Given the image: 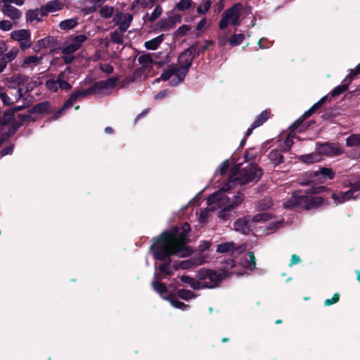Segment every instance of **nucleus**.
I'll return each instance as SVG.
<instances>
[{
  "mask_svg": "<svg viewBox=\"0 0 360 360\" xmlns=\"http://www.w3.org/2000/svg\"><path fill=\"white\" fill-rule=\"evenodd\" d=\"M292 136H286L283 141H281L279 146L282 150L287 151V150H290V148H291V146L293 144V140H292Z\"/></svg>",
  "mask_w": 360,
  "mask_h": 360,
  "instance_id": "nucleus-53",
  "label": "nucleus"
},
{
  "mask_svg": "<svg viewBox=\"0 0 360 360\" xmlns=\"http://www.w3.org/2000/svg\"><path fill=\"white\" fill-rule=\"evenodd\" d=\"M117 77H110L106 80L95 82V86L98 94L102 93L103 90L112 89L115 86L118 82Z\"/></svg>",
  "mask_w": 360,
  "mask_h": 360,
  "instance_id": "nucleus-21",
  "label": "nucleus"
},
{
  "mask_svg": "<svg viewBox=\"0 0 360 360\" xmlns=\"http://www.w3.org/2000/svg\"><path fill=\"white\" fill-rule=\"evenodd\" d=\"M91 94H98L94 83L86 89H79L72 92L68 101L72 105L79 98L86 97Z\"/></svg>",
  "mask_w": 360,
  "mask_h": 360,
  "instance_id": "nucleus-18",
  "label": "nucleus"
},
{
  "mask_svg": "<svg viewBox=\"0 0 360 360\" xmlns=\"http://www.w3.org/2000/svg\"><path fill=\"white\" fill-rule=\"evenodd\" d=\"M349 84H347V82H342L341 85H339L336 86L330 93L332 96H338L345 91H346L348 89Z\"/></svg>",
  "mask_w": 360,
  "mask_h": 360,
  "instance_id": "nucleus-49",
  "label": "nucleus"
},
{
  "mask_svg": "<svg viewBox=\"0 0 360 360\" xmlns=\"http://www.w3.org/2000/svg\"><path fill=\"white\" fill-rule=\"evenodd\" d=\"M317 152L322 155L328 156H335L342 153L340 147L334 143H324L317 146Z\"/></svg>",
  "mask_w": 360,
  "mask_h": 360,
  "instance_id": "nucleus-16",
  "label": "nucleus"
},
{
  "mask_svg": "<svg viewBox=\"0 0 360 360\" xmlns=\"http://www.w3.org/2000/svg\"><path fill=\"white\" fill-rule=\"evenodd\" d=\"M193 52L192 51L188 49L186 51L181 53L180 56H179L178 63H179V69L182 70H185L186 72L188 73V70L192 64V61L193 59Z\"/></svg>",
  "mask_w": 360,
  "mask_h": 360,
  "instance_id": "nucleus-19",
  "label": "nucleus"
},
{
  "mask_svg": "<svg viewBox=\"0 0 360 360\" xmlns=\"http://www.w3.org/2000/svg\"><path fill=\"white\" fill-rule=\"evenodd\" d=\"M309 179L307 181H300V184L302 185H307L314 181H323L327 179H333L335 176V172L330 168L322 167L318 171L313 172L308 174Z\"/></svg>",
  "mask_w": 360,
  "mask_h": 360,
  "instance_id": "nucleus-12",
  "label": "nucleus"
},
{
  "mask_svg": "<svg viewBox=\"0 0 360 360\" xmlns=\"http://www.w3.org/2000/svg\"><path fill=\"white\" fill-rule=\"evenodd\" d=\"M226 275L227 272L225 270L216 271L201 269L198 271L197 278L202 281V288H214L219 285Z\"/></svg>",
  "mask_w": 360,
  "mask_h": 360,
  "instance_id": "nucleus-6",
  "label": "nucleus"
},
{
  "mask_svg": "<svg viewBox=\"0 0 360 360\" xmlns=\"http://www.w3.org/2000/svg\"><path fill=\"white\" fill-rule=\"evenodd\" d=\"M327 96L322 97L318 102L314 104L309 110L305 111L302 115L298 118L293 124L289 127V131L286 135H296L304 131V130L309 126V123L304 122V120L311 116L316 110L321 106L326 101Z\"/></svg>",
  "mask_w": 360,
  "mask_h": 360,
  "instance_id": "nucleus-4",
  "label": "nucleus"
},
{
  "mask_svg": "<svg viewBox=\"0 0 360 360\" xmlns=\"http://www.w3.org/2000/svg\"><path fill=\"white\" fill-rule=\"evenodd\" d=\"M268 114L269 112L267 110H264L256 118L255 122L252 124L251 127H250L246 133L245 135H250L252 133V131L254 129L261 126L264 122H265L268 120Z\"/></svg>",
  "mask_w": 360,
  "mask_h": 360,
  "instance_id": "nucleus-25",
  "label": "nucleus"
},
{
  "mask_svg": "<svg viewBox=\"0 0 360 360\" xmlns=\"http://www.w3.org/2000/svg\"><path fill=\"white\" fill-rule=\"evenodd\" d=\"M346 143L348 146H360V136H348Z\"/></svg>",
  "mask_w": 360,
  "mask_h": 360,
  "instance_id": "nucleus-57",
  "label": "nucleus"
},
{
  "mask_svg": "<svg viewBox=\"0 0 360 360\" xmlns=\"http://www.w3.org/2000/svg\"><path fill=\"white\" fill-rule=\"evenodd\" d=\"M175 20L172 17L161 19L157 24L158 27L162 31H168L175 26Z\"/></svg>",
  "mask_w": 360,
  "mask_h": 360,
  "instance_id": "nucleus-27",
  "label": "nucleus"
},
{
  "mask_svg": "<svg viewBox=\"0 0 360 360\" xmlns=\"http://www.w3.org/2000/svg\"><path fill=\"white\" fill-rule=\"evenodd\" d=\"M269 158L275 166L281 164L283 160V156L278 150L271 151L269 155Z\"/></svg>",
  "mask_w": 360,
  "mask_h": 360,
  "instance_id": "nucleus-38",
  "label": "nucleus"
},
{
  "mask_svg": "<svg viewBox=\"0 0 360 360\" xmlns=\"http://www.w3.org/2000/svg\"><path fill=\"white\" fill-rule=\"evenodd\" d=\"M61 53L63 55V60L65 64H70L74 60L75 56H73V53H67L64 52L63 48L61 49Z\"/></svg>",
  "mask_w": 360,
  "mask_h": 360,
  "instance_id": "nucleus-61",
  "label": "nucleus"
},
{
  "mask_svg": "<svg viewBox=\"0 0 360 360\" xmlns=\"http://www.w3.org/2000/svg\"><path fill=\"white\" fill-rule=\"evenodd\" d=\"M29 77L21 75H15L8 79V84L10 89H16L15 92V100L18 101L21 98L25 96L26 93L29 91V89H24V85L27 84Z\"/></svg>",
  "mask_w": 360,
  "mask_h": 360,
  "instance_id": "nucleus-7",
  "label": "nucleus"
},
{
  "mask_svg": "<svg viewBox=\"0 0 360 360\" xmlns=\"http://www.w3.org/2000/svg\"><path fill=\"white\" fill-rule=\"evenodd\" d=\"M57 77V84H58V90L60 89L61 90L69 91L72 89L71 84H70L64 77V72H60L58 75Z\"/></svg>",
  "mask_w": 360,
  "mask_h": 360,
  "instance_id": "nucleus-37",
  "label": "nucleus"
},
{
  "mask_svg": "<svg viewBox=\"0 0 360 360\" xmlns=\"http://www.w3.org/2000/svg\"><path fill=\"white\" fill-rule=\"evenodd\" d=\"M170 304L172 306L176 309H180L182 310H187L188 309V306L185 304L184 302L179 301L176 299L172 298L169 300Z\"/></svg>",
  "mask_w": 360,
  "mask_h": 360,
  "instance_id": "nucleus-56",
  "label": "nucleus"
},
{
  "mask_svg": "<svg viewBox=\"0 0 360 360\" xmlns=\"http://www.w3.org/2000/svg\"><path fill=\"white\" fill-rule=\"evenodd\" d=\"M141 68L150 69L153 66V58L150 54H143L138 58Z\"/></svg>",
  "mask_w": 360,
  "mask_h": 360,
  "instance_id": "nucleus-35",
  "label": "nucleus"
},
{
  "mask_svg": "<svg viewBox=\"0 0 360 360\" xmlns=\"http://www.w3.org/2000/svg\"><path fill=\"white\" fill-rule=\"evenodd\" d=\"M15 131L13 124L5 119H0V135H12Z\"/></svg>",
  "mask_w": 360,
  "mask_h": 360,
  "instance_id": "nucleus-28",
  "label": "nucleus"
},
{
  "mask_svg": "<svg viewBox=\"0 0 360 360\" xmlns=\"http://www.w3.org/2000/svg\"><path fill=\"white\" fill-rule=\"evenodd\" d=\"M113 13L114 8L108 5L103 6L99 11L100 15L104 18H110Z\"/></svg>",
  "mask_w": 360,
  "mask_h": 360,
  "instance_id": "nucleus-48",
  "label": "nucleus"
},
{
  "mask_svg": "<svg viewBox=\"0 0 360 360\" xmlns=\"http://www.w3.org/2000/svg\"><path fill=\"white\" fill-rule=\"evenodd\" d=\"M194 2L192 0H180L176 4L175 9L179 11H185L193 7Z\"/></svg>",
  "mask_w": 360,
  "mask_h": 360,
  "instance_id": "nucleus-41",
  "label": "nucleus"
},
{
  "mask_svg": "<svg viewBox=\"0 0 360 360\" xmlns=\"http://www.w3.org/2000/svg\"><path fill=\"white\" fill-rule=\"evenodd\" d=\"M252 221L254 222H267L269 221L266 226L271 232H274L277 230L283 222V219H272L271 214L266 212L256 214L252 218Z\"/></svg>",
  "mask_w": 360,
  "mask_h": 360,
  "instance_id": "nucleus-14",
  "label": "nucleus"
},
{
  "mask_svg": "<svg viewBox=\"0 0 360 360\" xmlns=\"http://www.w3.org/2000/svg\"><path fill=\"white\" fill-rule=\"evenodd\" d=\"M42 56H30L24 59L22 67H30L32 65H37L40 63L42 60Z\"/></svg>",
  "mask_w": 360,
  "mask_h": 360,
  "instance_id": "nucleus-40",
  "label": "nucleus"
},
{
  "mask_svg": "<svg viewBox=\"0 0 360 360\" xmlns=\"http://www.w3.org/2000/svg\"><path fill=\"white\" fill-rule=\"evenodd\" d=\"M55 42L56 39L53 37L48 36L38 40L37 43L33 46L32 49L34 52H39L43 49L53 46Z\"/></svg>",
  "mask_w": 360,
  "mask_h": 360,
  "instance_id": "nucleus-22",
  "label": "nucleus"
},
{
  "mask_svg": "<svg viewBox=\"0 0 360 360\" xmlns=\"http://www.w3.org/2000/svg\"><path fill=\"white\" fill-rule=\"evenodd\" d=\"M338 300H339V294L338 293H335V294H334V295L332 297V299H327V300H326L325 302H324V304L326 306H329V305H331L333 304L336 303Z\"/></svg>",
  "mask_w": 360,
  "mask_h": 360,
  "instance_id": "nucleus-64",
  "label": "nucleus"
},
{
  "mask_svg": "<svg viewBox=\"0 0 360 360\" xmlns=\"http://www.w3.org/2000/svg\"><path fill=\"white\" fill-rule=\"evenodd\" d=\"M78 18H72L62 20L58 24V27L62 30H70L78 25Z\"/></svg>",
  "mask_w": 360,
  "mask_h": 360,
  "instance_id": "nucleus-29",
  "label": "nucleus"
},
{
  "mask_svg": "<svg viewBox=\"0 0 360 360\" xmlns=\"http://www.w3.org/2000/svg\"><path fill=\"white\" fill-rule=\"evenodd\" d=\"M181 281L189 285V286L194 290H199L202 288V281H197L192 277H190L186 275H183L181 276Z\"/></svg>",
  "mask_w": 360,
  "mask_h": 360,
  "instance_id": "nucleus-30",
  "label": "nucleus"
},
{
  "mask_svg": "<svg viewBox=\"0 0 360 360\" xmlns=\"http://www.w3.org/2000/svg\"><path fill=\"white\" fill-rule=\"evenodd\" d=\"M360 180L352 185L351 188L345 192L332 193V198L336 205L342 204L352 199H356L359 197Z\"/></svg>",
  "mask_w": 360,
  "mask_h": 360,
  "instance_id": "nucleus-8",
  "label": "nucleus"
},
{
  "mask_svg": "<svg viewBox=\"0 0 360 360\" xmlns=\"http://www.w3.org/2000/svg\"><path fill=\"white\" fill-rule=\"evenodd\" d=\"M51 110L50 103L48 101L41 102L36 104L33 107V110L34 112H37L39 114L47 113L49 112Z\"/></svg>",
  "mask_w": 360,
  "mask_h": 360,
  "instance_id": "nucleus-39",
  "label": "nucleus"
},
{
  "mask_svg": "<svg viewBox=\"0 0 360 360\" xmlns=\"http://www.w3.org/2000/svg\"><path fill=\"white\" fill-rule=\"evenodd\" d=\"M329 203L321 196L301 195L295 192L290 198L283 202V207L293 210H311L326 206Z\"/></svg>",
  "mask_w": 360,
  "mask_h": 360,
  "instance_id": "nucleus-3",
  "label": "nucleus"
},
{
  "mask_svg": "<svg viewBox=\"0 0 360 360\" xmlns=\"http://www.w3.org/2000/svg\"><path fill=\"white\" fill-rule=\"evenodd\" d=\"M188 30H189V27L186 25H184L180 26L176 30V32L177 35L184 36L188 32Z\"/></svg>",
  "mask_w": 360,
  "mask_h": 360,
  "instance_id": "nucleus-63",
  "label": "nucleus"
},
{
  "mask_svg": "<svg viewBox=\"0 0 360 360\" xmlns=\"http://www.w3.org/2000/svg\"><path fill=\"white\" fill-rule=\"evenodd\" d=\"M177 294L180 298L186 300L194 298L195 297L193 292L189 290H178Z\"/></svg>",
  "mask_w": 360,
  "mask_h": 360,
  "instance_id": "nucleus-52",
  "label": "nucleus"
},
{
  "mask_svg": "<svg viewBox=\"0 0 360 360\" xmlns=\"http://www.w3.org/2000/svg\"><path fill=\"white\" fill-rule=\"evenodd\" d=\"M200 264L201 262H199L198 259H189L184 261H180L178 263L176 268H179L181 269H188L192 268L193 266H198Z\"/></svg>",
  "mask_w": 360,
  "mask_h": 360,
  "instance_id": "nucleus-36",
  "label": "nucleus"
},
{
  "mask_svg": "<svg viewBox=\"0 0 360 360\" xmlns=\"http://www.w3.org/2000/svg\"><path fill=\"white\" fill-rule=\"evenodd\" d=\"M262 174V169L257 165L250 164L243 169H240V165H236L231 169L227 183L219 191L207 198V204L211 207L210 209L220 208L219 217L223 220L228 219L229 211L242 203L244 200V195L242 193L238 192L230 197L225 193L238 185L242 186L250 182H257Z\"/></svg>",
  "mask_w": 360,
  "mask_h": 360,
  "instance_id": "nucleus-1",
  "label": "nucleus"
},
{
  "mask_svg": "<svg viewBox=\"0 0 360 360\" xmlns=\"http://www.w3.org/2000/svg\"><path fill=\"white\" fill-rule=\"evenodd\" d=\"M13 27V24L9 20L0 21V30L3 31H9Z\"/></svg>",
  "mask_w": 360,
  "mask_h": 360,
  "instance_id": "nucleus-62",
  "label": "nucleus"
},
{
  "mask_svg": "<svg viewBox=\"0 0 360 360\" xmlns=\"http://www.w3.org/2000/svg\"><path fill=\"white\" fill-rule=\"evenodd\" d=\"M64 4L60 0H53L47 2L41 7V17L47 15L49 13H54L62 10Z\"/></svg>",
  "mask_w": 360,
  "mask_h": 360,
  "instance_id": "nucleus-20",
  "label": "nucleus"
},
{
  "mask_svg": "<svg viewBox=\"0 0 360 360\" xmlns=\"http://www.w3.org/2000/svg\"><path fill=\"white\" fill-rule=\"evenodd\" d=\"M99 69L104 73L110 75L112 74L114 71L113 67L108 63L100 64Z\"/></svg>",
  "mask_w": 360,
  "mask_h": 360,
  "instance_id": "nucleus-60",
  "label": "nucleus"
},
{
  "mask_svg": "<svg viewBox=\"0 0 360 360\" xmlns=\"http://www.w3.org/2000/svg\"><path fill=\"white\" fill-rule=\"evenodd\" d=\"M11 38L19 43L22 51L31 46V34L28 30H19L11 33Z\"/></svg>",
  "mask_w": 360,
  "mask_h": 360,
  "instance_id": "nucleus-13",
  "label": "nucleus"
},
{
  "mask_svg": "<svg viewBox=\"0 0 360 360\" xmlns=\"http://www.w3.org/2000/svg\"><path fill=\"white\" fill-rule=\"evenodd\" d=\"M234 229L242 233L246 234L249 232L248 222L245 219H239L234 222Z\"/></svg>",
  "mask_w": 360,
  "mask_h": 360,
  "instance_id": "nucleus-32",
  "label": "nucleus"
},
{
  "mask_svg": "<svg viewBox=\"0 0 360 360\" xmlns=\"http://www.w3.org/2000/svg\"><path fill=\"white\" fill-rule=\"evenodd\" d=\"M236 249V245L233 242H226L219 244L217 248V252L220 253L232 252Z\"/></svg>",
  "mask_w": 360,
  "mask_h": 360,
  "instance_id": "nucleus-34",
  "label": "nucleus"
},
{
  "mask_svg": "<svg viewBox=\"0 0 360 360\" xmlns=\"http://www.w3.org/2000/svg\"><path fill=\"white\" fill-rule=\"evenodd\" d=\"M240 265L244 269V271H239L234 269L230 272V274H234L238 276L248 275L256 268V260L254 254L251 252L245 255L240 260Z\"/></svg>",
  "mask_w": 360,
  "mask_h": 360,
  "instance_id": "nucleus-11",
  "label": "nucleus"
},
{
  "mask_svg": "<svg viewBox=\"0 0 360 360\" xmlns=\"http://www.w3.org/2000/svg\"><path fill=\"white\" fill-rule=\"evenodd\" d=\"M150 249L153 250V257H154V258L155 259H158V260L164 262V263L160 264V266H159L160 273L164 274L165 276L171 275L172 271V269H171V267H170V263H171L170 257L172 255H176L175 254H169L167 255V257L165 259H161L157 258L155 256V251L157 250V240H155L154 244L151 245ZM155 277L157 279L165 278V276H158L157 274H155Z\"/></svg>",
  "mask_w": 360,
  "mask_h": 360,
  "instance_id": "nucleus-15",
  "label": "nucleus"
},
{
  "mask_svg": "<svg viewBox=\"0 0 360 360\" xmlns=\"http://www.w3.org/2000/svg\"><path fill=\"white\" fill-rule=\"evenodd\" d=\"M41 15V8L39 9L29 10L26 13V19L27 21L33 22L34 20L41 21V19L39 18Z\"/></svg>",
  "mask_w": 360,
  "mask_h": 360,
  "instance_id": "nucleus-42",
  "label": "nucleus"
},
{
  "mask_svg": "<svg viewBox=\"0 0 360 360\" xmlns=\"http://www.w3.org/2000/svg\"><path fill=\"white\" fill-rule=\"evenodd\" d=\"M359 74H360V63L356 66V68L354 69H351L349 70V73L345 78V79L343 80V82H347V84H350L351 82L354 78V77Z\"/></svg>",
  "mask_w": 360,
  "mask_h": 360,
  "instance_id": "nucleus-47",
  "label": "nucleus"
},
{
  "mask_svg": "<svg viewBox=\"0 0 360 360\" xmlns=\"http://www.w3.org/2000/svg\"><path fill=\"white\" fill-rule=\"evenodd\" d=\"M18 53V49L13 48L11 49L7 53L4 54L1 58V60H3L5 63L11 62L17 56Z\"/></svg>",
  "mask_w": 360,
  "mask_h": 360,
  "instance_id": "nucleus-44",
  "label": "nucleus"
},
{
  "mask_svg": "<svg viewBox=\"0 0 360 360\" xmlns=\"http://www.w3.org/2000/svg\"><path fill=\"white\" fill-rule=\"evenodd\" d=\"M210 7L211 1H205L197 8V12L200 15H205L210 10Z\"/></svg>",
  "mask_w": 360,
  "mask_h": 360,
  "instance_id": "nucleus-55",
  "label": "nucleus"
},
{
  "mask_svg": "<svg viewBox=\"0 0 360 360\" xmlns=\"http://www.w3.org/2000/svg\"><path fill=\"white\" fill-rule=\"evenodd\" d=\"M298 160L305 164L319 162L322 160V156L316 151L298 156Z\"/></svg>",
  "mask_w": 360,
  "mask_h": 360,
  "instance_id": "nucleus-24",
  "label": "nucleus"
},
{
  "mask_svg": "<svg viewBox=\"0 0 360 360\" xmlns=\"http://www.w3.org/2000/svg\"><path fill=\"white\" fill-rule=\"evenodd\" d=\"M162 13V8L160 5L158 4L155 6L152 13L150 15L146 13L143 17V19L144 20H148L150 22H153L161 15Z\"/></svg>",
  "mask_w": 360,
  "mask_h": 360,
  "instance_id": "nucleus-33",
  "label": "nucleus"
},
{
  "mask_svg": "<svg viewBox=\"0 0 360 360\" xmlns=\"http://www.w3.org/2000/svg\"><path fill=\"white\" fill-rule=\"evenodd\" d=\"M186 75L187 72L185 70L179 69L177 66H173L162 72L160 78L163 81L169 80V84L174 86L182 82Z\"/></svg>",
  "mask_w": 360,
  "mask_h": 360,
  "instance_id": "nucleus-9",
  "label": "nucleus"
},
{
  "mask_svg": "<svg viewBox=\"0 0 360 360\" xmlns=\"http://www.w3.org/2000/svg\"><path fill=\"white\" fill-rule=\"evenodd\" d=\"M152 285L153 289L161 295L167 292L166 286L158 281H153Z\"/></svg>",
  "mask_w": 360,
  "mask_h": 360,
  "instance_id": "nucleus-51",
  "label": "nucleus"
},
{
  "mask_svg": "<svg viewBox=\"0 0 360 360\" xmlns=\"http://www.w3.org/2000/svg\"><path fill=\"white\" fill-rule=\"evenodd\" d=\"M243 9L241 3H236L231 7L226 9L221 15V19L219 22L220 30H224L228 26H238L240 24V15Z\"/></svg>",
  "mask_w": 360,
  "mask_h": 360,
  "instance_id": "nucleus-5",
  "label": "nucleus"
},
{
  "mask_svg": "<svg viewBox=\"0 0 360 360\" xmlns=\"http://www.w3.org/2000/svg\"><path fill=\"white\" fill-rule=\"evenodd\" d=\"M3 13L13 20H18L21 16V13L15 7L10 4H4L2 8Z\"/></svg>",
  "mask_w": 360,
  "mask_h": 360,
  "instance_id": "nucleus-23",
  "label": "nucleus"
},
{
  "mask_svg": "<svg viewBox=\"0 0 360 360\" xmlns=\"http://www.w3.org/2000/svg\"><path fill=\"white\" fill-rule=\"evenodd\" d=\"M211 44V41H207L205 44H195L189 49L192 51V52H198V54H199L200 53L205 51L208 48V46Z\"/></svg>",
  "mask_w": 360,
  "mask_h": 360,
  "instance_id": "nucleus-54",
  "label": "nucleus"
},
{
  "mask_svg": "<svg viewBox=\"0 0 360 360\" xmlns=\"http://www.w3.org/2000/svg\"><path fill=\"white\" fill-rule=\"evenodd\" d=\"M72 106V105H71V103H70L68 102V101L67 100L61 108L55 109V110H50L49 113H51V115L49 117V120H58V118L62 117L65 113L66 110L68 109H69L70 108H71Z\"/></svg>",
  "mask_w": 360,
  "mask_h": 360,
  "instance_id": "nucleus-26",
  "label": "nucleus"
},
{
  "mask_svg": "<svg viewBox=\"0 0 360 360\" xmlns=\"http://www.w3.org/2000/svg\"><path fill=\"white\" fill-rule=\"evenodd\" d=\"M120 29L116 30L110 33L111 40L117 44H122L124 43L123 33Z\"/></svg>",
  "mask_w": 360,
  "mask_h": 360,
  "instance_id": "nucleus-43",
  "label": "nucleus"
},
{
  "mask_svg": "<svg viewBox=\"0 0 360 360\" xmlns=\"http://www.w3.org/2000/svg\"><path fill=\"white\" fill-rule=\"evenodd\" d=\"M86 40L87 36L85 34L71 35L64 44L63 51L67 53H74L81 49Z\"/></svg>",
  "mask_w": 360,
  "mask_h": 360,
  "instance_id": "nucleus-10",
  "label": "nucleus"
},
{
  "mask_svg": "<svg viewBox=\"0 0 360 360\" xmlns=\"http://www.w3.org/2000/svg\"><path fill=\"white\" fill-rule=\"evenodd\" d=\"M13 98H11L7 93L1 92L0 93V99L2 101L3 104L6 106L11 105L14 103V102H17L15 100V94H13Z\"/></svg>",
  "mask_w": 360,
  "mask_h": 360,
  "instance_id": "nucleus-46",
  "label": "nucleus"
},
{
  "mask_svg": "<svg viewBox=\"0 0 360 360\" xmlns=\"http://www.w3.org/2000/svg\"><path fill=\"white\" fill-rule=\"evenodd\" d=\"M190 231V225L184 223L181 228L176 226L172 230L163 232L157 240V250L155 256L164 259L169 254H175L179 257H186L191 250L186 246V236Z\"/></svg>",
  "mask_w": 360,
  "mask_h": 360,
  "instance_id": "nucleus-2",
  "label": "nucleus"
},
{
  "mask_svg": "<svg viewBox=\"0 0 360 360\" xmlns=\"http://www.w3.org/2000/svg\"><path fill=\"white\" fill-rule=\"evenodd\" d=\"M229 167V160H224L217 169L215 174H217L220 173L221 175L225 174Z\"/></svg>",
  "mask_w": 360,
  "mask_h": 360,
  "instance_id": "nucleus-58",
  "label": "nucleus"
},
{
  "mask_svg": "<svg viewBox=\"0 0 360 360\" xmlns=\"http://www.w3.org/2000/svg\"><path fill=\"white\" fill-rule=\"evenodd\" d=\"M272 202L270 198H265L262 201L259 202L258 208L259 210H264L266 209H269L271 207Z\"/></svg>",
  "mask_w": 360,
  "mask_h": 360,
  "instance_id": "nucleus-59",
  "label": "nucleus"
},
{
  "mask_svg": "<svg viewBox=\"0 0 360 360\" xmlns=\"http://www.w3.org/2000/svg\"><path fill=\"white\" fill-rule=\"evenodd\" d=\"M165 35L163 34L145 42L144 46L148 50L157 49L160 44L164 41Z\"/></svg>",
  "mask_w": 360,
  "mask_h": 360,
  "instance_id": "nucleus-31",
  "label": "nucleus"
},
{
  "mask_svg": "<svg viewBox=\"0 0 360 360\" xmlns=\"http://www.w3.org/2000/svg\"><path fill=\"white\" fill-rule=\"evenodd\" d=\"M46 87L51 92L58 91L57 77L50 78L45 83Z\"/></svg>",
  "mask_w": 360,
  "mask_h": 360,
  "instance_id": "nucleus-50",
  "label": "nucleus"
},
{
  "mask_svg": "<svg viewBox=\"0 0 360 360\" xmlns=\"http://www.w3.org/2000/svg\"><path fill=\"white\" fill-rule=\"evenodd\" d=\"M132 20V15L129 13L125 14L122 12L117 13L113 18L114 22L119 25V29L121 32H126Z\"/></svg>",
  "mask_w": 360,
  "mask_h": 360,
  "instance_id": "nucleus-17",
  "label": "nucleus"
},
{
  "mask_svg": "<svg viewBox=\"0 0 360 360\" xmlns=\"http://www.w3.org/2000/svg\"><path fill=\"white\" fill-rule=\"evenodd\" d=\"M245 36L243 34H234L232 35L229 41L230 45L236 46L240 45L244 40Z\"/></svg>",
  "mask_w": 360,
  "mask_h": 360,
  "instance_id": "nucleus-45",
  "label": "nucleus"
}]
</instances>
